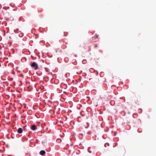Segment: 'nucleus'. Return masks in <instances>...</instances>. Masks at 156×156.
<instances>
[{
	"label": "nucleus",
	"instance_id": "nucleus-1",
	"mask_svg": "<svg viewBox=\"0 0 156 156\" xmlns=\"http://www.w3.org/2000/svg\"><path fill=\"white\" fill-rule=\"evenodd\" d=\"M31 67L34 68L35 70H37L38 69L37 64L35 62H33L31 65Z\"/></svg>",
	"mask_w": 156,
	"mask_h": 156
},
{
	"label": "nucleus",
	"instance_id": "nucleus-2",
	"mask_svg": "<svg viewBox=\"0 0 156 156\" xmlns=\"http://www.w3.org/2000/svg\"><path fill=\"white\" fill-rule=\"evenodd\" d=\"M17 132L19 133H21L23 132V129L22 128H19L17 130Z\"/></svg>",
	"mask_w": 156,
	"mask_h": 156
},
{
	"label": "nucleus",
	"instance_id": "nucleus-3",
	"mask_svg": "<svg viewBox=\"0 0 156 156\" xmlns=\"http://www.w3.org/2000/svg\"><path fill=\"white\" fill-rule=\"evenodd\" d=\"M40 154L41 155H44L45 154V151H44L42 150L40 152Z\"/></svg>",
	"mask_w": 156,
	"mask_h": 156
},
{
	"label": "nucleus",
	"instance_id": "nucleus-4",
	"mask_svg": "<svg viewBox=\"0 0 156 156\" xmlns=\"http://www.w3.org/2000/svg\"><path fill=\"white\" fill-rule=\"evenodd\" d=\"M31 129L32 130H35L36 129V127L35 125L32 126Z\"/></svg>",
	"mask_w": 156,
	"mask_h": 156
},
{
	"label": "nucleus",
	"instance_id": "nucleus-5",
	"mask_svg": "<svg viewBox=\"0 0 156 156\" xmlns=\"http://www.w3.org/2000/svg\"><path fill=\"white\" fill-rule=\"evenodd\" d=\"M96 118L97 119H95V120H94L93 119V118H92V120H92V122H95V121H97V119H98V118H97V117H96Z\"/></svg>",
	"mask_w": 156,
	"mask_h": 156
},
{
	"label": "nucleus",
	"instance_id": "nucleus-6",
	"mask_svg": "<svg viewBox=\"0 0 156 156\" xmlns=\"http://www.w3.org/2000/svg\"><path fill=\"white\" fill-rule=\"evenodd\" d=\"M95 37H96L97 38L98 37V35L97 34H95Z\"/></svg>",
	"mask_w": 156,
	"mask_h": 156
}]
</instances>
